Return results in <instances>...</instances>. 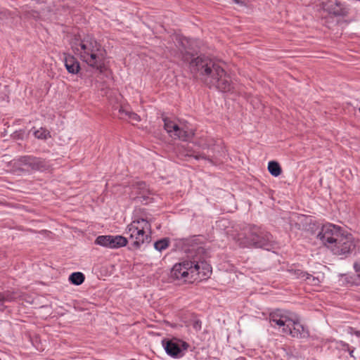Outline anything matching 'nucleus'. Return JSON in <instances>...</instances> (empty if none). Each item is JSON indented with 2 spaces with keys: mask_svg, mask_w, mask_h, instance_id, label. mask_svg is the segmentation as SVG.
<instances>
[{
  "mask_svg": "<svg viewBox=\"0 0 360 360\" xmlns=\"http://www.w3.org/2000/svg\"><path fill=\"white\" fill-rule=\"evenodd\" d=\"M181 44L182 45V48L184 51L186 53L192 55L193 52L195 51L193 47V41L191 39V48L188 47L186 44H189V40L187 38H183L181 39Z\"/></svg>",
  "mask_w": 360,
  "mask_h": 360,
  "instance_id": "obj_22",
  "label": "nucleus"
},
{
  "mask_svg": "<svg viewBox=\"0 0 360 360\" xmlns=\"http://www.w3.org/2000/svg\"><path fill=\"white\" fill-rule=\"evenodd\" d=\"M63 60L69 73L75 75L79 72L80 70L79 63L73 56L69 53H63Z\"/></svg>",
  "mask_w": 360,
  "mask_h": 360,
  "instance_id": "obj_15",
  "label": "nucleus"
},
{
  "mask_svg": "<svg viewBox=\"0 0 360 360\" xmlns=\"http://www.w3.org/2000/svg\"><path fill=\"white\" fill-rule=\"evenodd\" d=\"M15 299V295L13 292L5 291L0 292V306L4 302H11Z\"/></svg>",
  "mask_w": 360,
  "mask_h": 360,
  "instance_id": "obj_19",
  "label": "nucleus"
},
{
  "mask_svg": "<svg viewBox=\"0 0 360 360\" xmlns=\"http://www.w3.org/2000/svg\"><path fill=\"white\" fill-rule=\"evenodd\" d=\"M169 245V239L167 238H162L154 243V248L159 252L167 249Z\"/></svg>",
  "mask_w": 360,
  "mask_h": 360,
  "instance_id": "obj_20",
  "label": "nucleus"
},
{
  "mask_svg": "<svg viewBox=\"0 0 360 360\" xmlns=\"http://www.w3.org/2000/svg\"><path fill=\"white\" fill-rule=\"evenodd\" d=\"M19 166L24 167L22 169L29 170H43L46 168V161L40 158L32 155H25L18 158Z\"/></svg>",
  "mask_w": 360,
  "mask_h": 360,
  "instance_id": "obj_11",
  "label": "nucleus"
},
{
  "mask_svg": "<svg viewBox=\"0 0 360 360\" xmlns=\"http://www.w3.org/2000/svg\"><path fill=\"white\" fill-rule=\"evenodd\" d=\"M164 129L169 136L174 139L189 141L194 136V130L186 122L163 117Z\"/></svg>",
  "mask_w": 360,
  "mask_h": 360,
  "instance_id": "obj_8",
  "label": "nucleus"
},
{
  "mask_svg": "<svg viewBox=\"0 0 360 360\" xmlns=\"http://www.w3.org/2000/svg\"><path fill=\"white\" fill-rule=\"evenodd\" d=\"M186 155L189 157H193L197 160H208L210 162H212V160L211 159V155L210 154H205L204 153H201V152L197 151L195 150H189L188 148V151Z\"/></svg>",
  "mask_w": 360,
  "mask_h": 360,
  "instance_id": "obj_16",
  "label": "nucleus"
},
{
  "mask_svg": "<svg viewBox=\"0 0 360 360\" xmlns=\"http://www.w3.org/2000/svg\"><path fill=\"white\" fill-rule=\"evenodd\" d=\"M72 51L88 65L102 73L105 68L104 50L101 45L91 36L83 39L75 37L70 41Z\"/></svg>",
  "mask_w": 360,
  "mask_h": 360,
  "instance_id": "obj_4",
  "label": "nucleus"
},
{
  "mask_svg": "<svg viewBox=\"0 0 360 360\" xmlns=\"http://www.w3.org/2000/svg\"><path fill=\"white\" fill-rule=\"evenodd\" d=\"M193 328L196 330H200L201 328V322L198 320L195 321L193 324Z\"/></svg>",
  "mask_w": 360,
  "mask_h": 360,
  "instance_id": "obj_27",
  "label": "nucleus"
},
{
  "mask_svg": "<svg viewBox=\"0 0 360 360\" xmlns=\"http://www.w3.org/2000/svg\"><path fill=\"white\" fill-rule=\"evenodd\" d=\"M269 319L273 328H281L282 333L292 338L304 339L309 336L308 328L301 323L300 317L295 314L276 309L269 314Z\"/></svg>",
  "mask_w": 360,
  "mask_h": 360,
  "instance_id": "obj_5",
  "label": "nucleus"
},
{
  "mask_svg": "<svg viewBox=\"0 0 360 360\" xmlns=\"http://www.w3.org/2000/svg\"><path fill=\"white\" fill-rule=\"evenodd\" d=\"M190 66L191 72L199 74L210 88L215 87L224 93H234V84L219 62L205 56H200L191 61Z\"/></svg>",
  "mask_w": 360,
  "mask_h": 360,
  "instance_id": "obj_2",
  "label": "nucleus"
},
{
  "mask_svg": "<svg viewBox=\"0 0 360 360\" xmlns=\"http://www.w3.org/2000/svg\"><path fill=\"white\" fill-rule=\"evenodd\" d=\"M60 6H61L63 8L64 14H66L67 13H68V8L65 7L64 4H60Z\"/></svg>",
  "mask_w": 360,
  "mask_h": 360,
  "instance_id": "obj_28",
  "label": "nucleus"
},
{
  "mask_svg": "<svg viewBox=\"0 0 360 360\" xmlns=\"http://www.w3.org/2000/svg\"><path fill=\"white\" fill-rule=\"evenodd\" d=\"M131 198L139 202L147 205L150 202L149 190L143 181H138L133 184Z\"/></svg>",
  "mask_w": 360,
  "mask_h": 360,
  "instance_id": "obj_13",
  "label": "nucleus"
},
{
  "mask_svg": "<svg viewBox=\"0 0 360 360\" xmlns=\"http://www.w3.org/2000/svg\"><path fill=\"white\" fill-rule=\"evenodd\" d=\"M352 283L356 285H360V271L352 277Z\"/></svg>",
  "mask_w": 360,
  "mask_h": 360,
  "instance_id": "obj_25",
  "label": "nucleus"
},
{
  "mask_svg": "<svg viewBox=\"0 0 360 360\" xmlns=\"http://www.w3.org/2000/svg\"><path fill=\"white\" fill-rule=\"evenodd\" d=\"M162 342L166 353L174 358L182 357L188 347L186 342L177 338L165 339Z\"/></svg>",
  "mask_w": 360,
  "mask_h": 360,
  "instance_id": "obj_9",
  "label": "nucleus"
},
{
  "mask_svg": "<svg viewBox=\"0 0 360 360\" xmlns=\"http://www.w3.org/2000/svg\"><path fill=\"white\" fill-rule=\"evenodd\" d=\"M151 233V219L148 214L141 209L136 210L131 222L125 229V234L132 245L139 248L143 243H150Z\"/></svg>",
  "mask_w": 360,
  "mask_h": 360,
  "instance_id": "obj_7",
  "label": "nucleus"
},
{
  "mask_svg": "<svg viewBox=\"0 0 360 360\" xmlns=\"http://www.w3.org/2000/svg\"><path fill=\"white\" fill-rule=\"evenodd\" d=\"M34 135L38 139L46 140L48 138L51 137L50 132L47 129L42 128V127L34 131Z\"/></svg>",
  "mask_w": 360,
  "mask_h": 360,
  "instance_id": "obj_21",
  "label": "nucleus"
},
{
  "mask_svg": "<svg viewBox=\"0 0 360 360\" xmlns=\"http://www.w3.org/2000/svg\"><path fill=\"white\" fill-rule=\"evenodd\" d=\"M322 8L329 14L335 16H346L349 13L347 6L337 0H328L322 3Z\"/></svg>",
  "mask_w": 360,
  "mask_h": 360,
  "instance_id": "obj_12",
  "label": "nucleus"
},
{
  "mask_svg": "<svg viewBox=\"0 0 360 360\" xmlns=\"http://www.w3.org/2000/svg\"><path fill=\"white\" fill-rule=\"evenodd\" d=\"M289 273L295 278L304 281L307 284L313 286H319L321 283V279L319 276L309 274L301 269L296 268H291Z\"/></svg>",
  "mask_w": 360,
  "mask_h": 360,
  "instance_id": "obj_14",
  "label": "nucleus"
},
{
  "mask_svg": "<svg viewBox=\"0 0 360 360\" xmlns=\"http://www.w3.org/2000/svg\"><path fill=\"white\" fill-rule=\"evenodd\" d=\"M268 170L275 177L278 176L281 174V167L276 161H270L268 163Z\"/></svg>",
  "mask_w": 360,
  "mask_h": 360,
  "instance_id": "obj_17",
  "label": "nucleus"
},
{
  "mask_svg": "<svg viewBox=\"0 0 360 360\" xmlns=\"http://www.w3.org/2000/svg\"><path fill=\"white\" fill-rule=\"evenodd\" d=\"M236 241L241 248H262L269 251L277 248L272 235L255 225L246 226L243 232L238 234Z\"/></svg>",
  "mask_w": 360,
  "mask_h": 360,
  "instance_id": "obj_6",
  "label": "nucleus"
},
{
  "mask_svg": "<svg viewBox=\"0 0 360 360\" xmlns=\"http://www.w3.org/2000/svg\"><path fill=\"white\" fill-rule=\"evenodd\" d=\"M236 2L237 4L240 3V1L239 0H236Z\"/></svg>",
  "mask_w": 360,
  "mask_h": 360,
  "instance_id": "obj_29",
  "label": "nucleus"
},
{
  "mask_svg": "<svg viewBox=\"0 0 360 360\" xmlns=\"http://www.w3.org/2000/svg\"><path fill=\"white\" fill-rule=\"evenodd\" d=\"M85 277L82 272H74L70 275L69 281L74 285H81L84 281Z\"/></svg>",
  "mask_w": 360,
  "mask_h": 360,
  "instance_id": "obj_18",
  "label": "nucleus"
},
{
  "mask_svg": "<svg viewBox=\"0 0 360 360\" xmlns=\"http://www.w3.org/2000/svg\"><path fill=\"white\" fill-rule=\"evenodd\" d=\"M120 112L121 114H124L125 115H127L128 117V118L131 120L136 121V122L140 121V117L136 113H135L134 112L127 111L126 110L121 108L120 110Z\"/></svg>",
  "mask_w": 360,
  "mask_h": 360,
  "instance_id": "obj_23",
  "label": "nucleus"
},
{
  "mask_svg": "<svg viewBox=\"0 0 360 360\" xmlns=\"http://www.w3.org/2000/svg\"><path fill=\"white\" fill-rule=\"evenodd\" d=\"M359 112H360V108H359Z\"/></svg>",
  "mask_w": 360,
  "mask_h": 360,
  "instance_id": "obj_30",
  "label": "nucleus"
},
{
  "mask_svg": "<svg viewBox=\"0 0 360 360\" xmlns=\"http://www.w3.org/2000/svg\"><path fill=\"white\" fill-rule=\"evenodd\" d=\"M8 11L4 8L0 7V19L7 15Z\"/></svg>",
  "mask_w": 360,
  "mask_h": 360,
  "instance_id": "obj_26",
  "label": "nucleus"
},
{
  "mask_svg": "<svg viewBox=\"0 0 360 360\" xmlns=\"http://www.w3.org/2000/svg\"><path fill=\"white\" fill-rule=\"evenodd\" d=\"M318 238L334 255L338 256H349L360 244V241L351 233L333 224H324Z\"/></svg>",
  "mask_w": 360,
  "mask_h": 360,
  "instance_id": "obj_3",
  "label": "nucleus"
},
{
  "mask_svg": "<svg viewBox=\"0 0 360 360\" xmlns=\"http://www.w3.org/2000/svg\"><path fill=\"white\" fill-rule=\"evenodd\" d=\"M194 236L186 242L191 243V259H182L176 263L171 269L170 276L174 280L181 282H192L196 280H202L209 277L212 273L211 266L202 260L200 255L204 252L203 248L197 242ZM187 252V249L185 250Z\"/></svg>",
  "mask_w": 360,
  "mask_h": 360,
  "instance_id": "obj_1",
  "label": "nucleus"
},
{
  "mask_svg": "<svg viewBox=\"0 0 360 360\" xmlns=\"http://www.w3.org/2000/svg\"><path fill=\"white\" fill-rule=\"evenodd\" d=\"M196 144L199 148H201L202 150H205V149L210 150V144L208 143L207 142V141H204L202 139V140L199 141Z\"/></svg>",
  "mask_w": 360,
  "mask_h": 360,
  "instance_id": "obj_24",
  "label": "nucleus"
},
{
  "mask_svg": "<svg viewBox=\"0 0 360 360\" xmlns=\"http://www.w3.org/2000/svg\"><path fill=\"white\" fill-rule=\"evenodd\" d=\"M95 244L106 248L117 249L126 246L127 238L119 235L99 236L96 238Z\"/></svg>",
  "mask_w": 360,
  "mask_h": 360,
  "instance_id": "obj_10",
  "label": "nucleus"
}]
</instances>
